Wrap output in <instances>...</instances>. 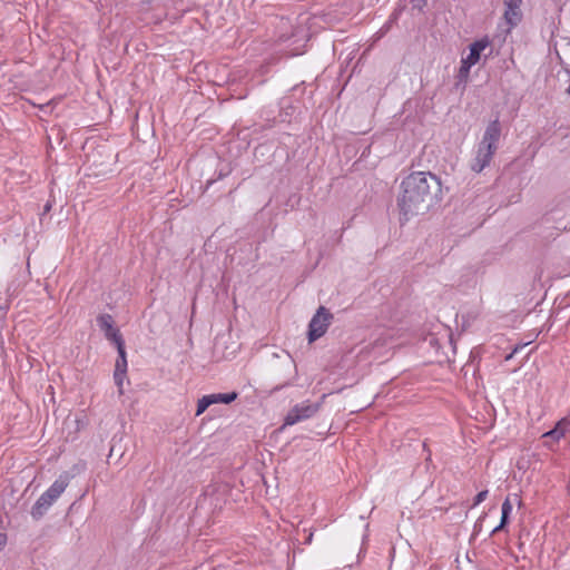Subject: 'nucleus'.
<instances>
[{"instance_id": "1", "label": "nucleus", "mask_w": 570, "mask_h": 570, "mask_svg": "<svg viewBox=\"0 0 570 570\" xmlns=\"http://www.w3.org/2000/svg\"><path fill=\"white\" fill-rule=\"evenodd\" d=\"M401 189L397 204L402 220L406 222L429 207L428 202L441 190V183L431 173L416 171L403 179Z\"/></svg>"}, {"instance_id": "2", "label": "nucleus", "mask_w": 570, "mask_h": 570, "mask_svg": "<svg viewBox=\"0 0 570 570\" xmlns=\"http://www.w3.org/2000/svg\"><path fill=\"white\" fill-rule=\"evenodd\" d=\"M501 137V125L499 119H494L488 124L485 130L483 132L482 139L474 147L472 151V158L470 160V169L480 174L484 168H487L494 154L499 148V141Z\"/></svg>"}, {"instance_id": "3", "label": "nucleus", "mask_w": 570, "mask_h": 570, "mask_svg": "<svg viewBox=\"0 0 570 570\" xmlns=\"http://www.w3.org/2000/svg\"><path fill=\"white\" fill-rule=\"evenodd\" d=\"M332 320L333 315L324 306H320L308 324V341L312 343L322 337Z\"/></svg>"}, {"instance_id": "4", "label": "nucleus", "mask_w": 570, "mask_h": 570, "mask_svg": "<svg viewBox=\"0 0 570 570\" xmlns=\"http://www.w3.org/2000/svg\"><path fill=\"white\" fill-rule=\"evenodd\" d=\"M320 409L318 404L304 401L293 406L284 419V426L294 425L298 422L311 419Z\"/></svg>"}, {"instance_id": "5", "label": "nucleus", "mask_w": 570, "mask_h": 570, "mask_svg": "<svg viewBox=\"0 0 570 570\" xmlns=\"http://www.w3.org/2000/svg\"><path fill=\"white\" fill-rule=\"evenodd\" d=\"M97 323L108 341L112 342L115 345L124 343L119 330L114 327V318L110 314H100L97 317Z\"/></svg>"}, {"instance_id": "6", "label": "nucleus", "mask_w": 570, "mask_h": 570, "mask_svg": "<svg viewBox=\"0 0 570 570\" xmlns=\"http://www.w3.org/2000/svg\"><path fill=\"white\" fill-rule=\"evenodd\" d=\"M75 473L65 472L43 492L53 502L65 492Z\"/></svg>"}, {"instance_id": "7", "label": "nucleus", "mask_w": 570, "mask_h": 570, "mask_svg": "<svg viewBox=\"0 0 570 570\" xmlns=\"http://www.w3.org/2000/svg\"><path fill=\"white\" fill-rule=\"evenodd\" d=\"M490 41L488 38H483L480 40L474 41L470 45V52L469 55L463 58L466 62L474 66L480 60L481 52L489 47Z\"/></svg>"}, {"instance_id": "8", "label": "nucleus", "mask_w": 570, "mask_h": 570, "mask_svg": "<svg viewBox=\"0 0 570 570\" xmlns=\"http://www.w3.org/2000/svg\"><path fill=\"white\" fill-rule=\"evenodd\" d=\"M52 504L53 501L42 493L31 509L32 518L40 519Z\"/></svg>"}, {"instance_id": "9", "label": "nucleus", "mask_w": 570, "mask_h": 570, "mask_svg": "<svg viewBox=\"0 0 570 570\" xmlns=\"http://www.w3.org/2000/svg\"><path fill=\"white\" fill-rule=\"evenodd\" d=\"M504 19L510 29L515 27L521 21L520 7H513L512 4L505 6Z\"/></svg>"}, {"instance_id": "10", "label": "nucleus", "mask_w": 570, "mask_h": 570, "mask_svg": "<svg viewBox=\"0 0 570 570\" xmlns=\"http://www.w3.org/2000/svg\"><path fill=\"white\" fill-rule=\"evenodd\" d=\"M118 352V358L116 361L115 371L120 370L121 372H127V355L125 348V342L116 345Z\"/></svg>"}, {"instance_id": "11", "label": "nucleus", "mask_w": 570, "mask_h": 570, "mask_svg": "<svg viewBox=\"0 0 570 570\" xmlns=\"http://www.w3.org/2000/svg\"><path fill=\"white\" fill-rule=\"evenodd\" d=\"M208 397L214 400L212 402V405L217 404V403L229 404L237 399V393L230 392V393L208 394Z\"/></svg>"}, {"instance_id": "12", "label": "nucleus", "mask_w": 570, "mask_h": 570, "mask_svg": "<svg viewBox=\"0 0 570 570\" xmlns=\"http://www.w3.org/2000/svg\"><path fill=\"white\" fill-rule=\"evenodd\" d=\"M214 400L209 399L208 395H204L197 402L196 415L203 414L210 405Z\"/></svg>"}, {"instance_id": "13", "label": "nucleus", "mask_w": 570, "mask_h": 570, "mask_svg": "<svg viewBox=\"0 0 570 570\" xmlns=\"http://www.w3.org/2000/svg\"><path fill=\"white\" fill-rule=\"evenodd\" d=\"M512 512V503L510 501V498H507L501 507V518L503 519V523L509 522V517Z\"/></svg>"}, {"instance_id": "14", "label": "nucleus", "mask_w": 570, "mask_h": 570, "mask_svg": "<svg viewBox=\"0 0 570 570\" xmlns=\"http://www.w3.org/2000/svg\"><path fill=\"white\" fill-rule=\"evenodd\" d=\"M127 372H121L120 370L114 372L115 384L118 386L119 394H122V385L126 379Z\"/></svg>"}, {"instance_id": "15", "label": "nucleus", "mask_w": 570, "mask_h": 570, "mask_svg": "<svg viewBox=\"0 0 570 570\" xmlns=\"http://www.w3.org/2000/svg\"><path fill=\"white\" fill-rule=\"evenodd\" d=\"M556 428L562 432V436L570 430V419L563 417L557 424Z\"/></svg>"}, {"instance_id": "16", "label": "nucleus", "mask_w": 570, "mask_h": 570, "mask_svg": "<svg viewBox=\"0 0 570 570\" xmlns=\"http://www.w3.org/2000/svg\"><path fill=\"white\" fill-rule=\"evenodd\" d=\"M471 67H472V65H470L469 62H466L465 60L462 59L461 67L459 70V77L461 79L466 78L470 72Z\"/></svg>"}, {"instance_id": "17", "label": "nucleus", "mask_w": 570, "mask_h": 570, "mask_svg": "<svg viewBox=\"0 0 570 570\" xmlns=\"http://www.w3.org/2000/svg\"><path fill=\"white\" fill-rule=\"evenodd\" d=\"M543 438H550V439H552V440H554V441H559V440H560V439H562L563 436H562V432H560V431L554 426L552 430H550V431L546 432V433L543 434Z\"/></svg>"}, {"instance_id": "18", "label": "nucleus", "mask_w": 570, "mask_h": 570, "mask_svg": "<svg viewBox=\"0 0 570 570\" xmlns=\"http://www.w3.org/2000/svg\"><path fill=\"white\" fill-rule=\"evenodd\" d=\"M488 493H489L488 490H483V491L479 492L474 498L473 507H476L480 503H482L487 499Z\"/></svg>"}, {"instance_id": "19", "label": "nucleus", "mask_w": 570, "mask_h": 570, "mask_svg": "<svg viewBox=\"0 0 570 570\" xmlns=\"http://www.w3.org/2000/svg\"><path fill=\"white\" fill-rule=\"evenodd\" d=\"M508 523H503V519L501 518L500 520V523L499 525H497L492 531H491V535H493L494 533L501 531Z\"/></svg>"}, {"instance_id": "20", "label": "nucleus", "mask_w": 570, "mask_h": 570, "mask_svg": "<svg viewBox=\"0 0 570 570\" xmlns=\"http://www.w3.org/2000/svg\"><path fill=\"white\" fill-rule=\"evenodd\" d=\"M522 3V0H504V4H512L513 7H520Z\"/></svg>"}, {"instance_id": "21", "label": "nucleus", "mask_w": 570, "mask_h": 570, "mask_svg": "<svg viewBox=\"0 0 570 570\" xmlns=\"http://www.w3.org/2000/svg\"><path fill=\"white\" fill-rule=\"evenodd\" d=\"M7 543V535L3 533H0V550L6 546Z\"/></svg>"}]
</instances>
